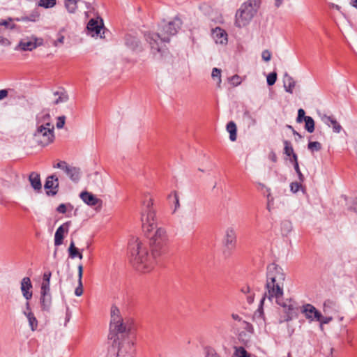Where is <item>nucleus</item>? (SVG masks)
Instances as JSON below:
<instances>
[{"mask_svg": "<svg viewBox=\"0 0 357 357\" xmlns=\"http://www.w3.org/2000/svg\"><path fill=\"white\" fill-rule=\"evenodd\" d=\"M153 231L154 234L150 237L151 255H149L146 246L139 238H132L129 243L133 266L142 273L150 272L153 268L156 259L165 252L168 241L166 229L156 227Z\"/></svg>", "mask_w": 357, "mask_h": 357, "instance_id": "obj_1", "label": "nucleus"}, {"mask_svg": "<svg viewBox=\"0 0 357 357\" xmlns=\"http://www.w3.org/2000/svg\"><path fill=\"white\" fill-rule=\"evenodd\" d=\"M284 279L285 275L281 267L275 264H271L267 266L266 291L261 302L266 298L270 301L275 299L276 303L282 308L284 314L279 319L280 324L297 318L299 312V307L295 301L283 298Z\"/></svg>", "mask_w": 357, "mask_h": 357, "instance_id": "obj_2", "label": "nucleus"}, {"mask_svg": "<svg viewBox=\"0 0 357 357\" xmlns=\"http://www.w3.org/2000/svg\"><path fill=\"white\" fill-rule=\"evenodd\" d=\"M181 24V20L176 17L172 22L165 24L160 31V33H149L145 34L146 40L150 44L151 49L156 52L163 53L162 44L169 42V37L177 33Z\"/></svg>", "mask_w": 357, "mask_h": 357, "instance_id": "obj_3", "label": "nucleus"}, {"mask_svg": "<svg viewBox=\"0 0 357 357\" xmlns=\"http://www.w3.org/2000/svg\"><path fill=\"white\" fill-rule=\"evenodd\" d=\"M259 7V0H248L241 5L235 15V25L241 28L250 23Z\"/></svg>", "mask_w": 357, "mask_h": 357, "instance_id": "obj_4", "label": "nucleus"}, {"mask_svg": "<svg viewBox=\"0 0 357 357\" xmlns=\"http://www.w3.org/2000/svg\"><path fill=\"white\" fill-rule=\"evenodd\" d=\"M153 199L151 197H148L144 204L141 218L143 230L146 234L153 231L157 227L155 211L153 208Z\"/></svg>", "mask_w": 357, "mask_h": 357, "instance_id": "obj_5", "label": "nucleus"}, {"mask_svg": "<svg viewBox=\"0 0 357 357\" xmlns=\"http://www.w3.org/2000/svg\"><path fill=\"white\" fill-rule=\"evenodd\" d=\"M54 126H38L33 134V139L39 145L47 146L54 141Z\"/></svg>", "mask_w": 357, "mask_h": 357, "instance_id": "obj_6", "label": "nucleus"}, {"mask_svg": "<svg viewBox=\"0 0 357 357\" xmlns=\"http://www.w3.org/2000/svg\"><path fill=\"white\" fill-rule=\"evenodd\" d=\"M86 29L88 33L92 37H100V38L105 37L103 21L99 17L91 19L87 24Z\"/></svg>", "mask_w": 357, "mask_h": 357, "instance_id": "obj_7", "label": "nucleus"}, {"mask_svg": "<svg viewBox=\"0 0 357 357\" xmlns=\"http://www.w3.org/2000/svg\"><path fill=\"white\" fill-rule=\"evenodd\" d=\"M53 167L54 168H59L63 171L72 181L75 183L79 181L81 176V170L79 167L69 165L65 161H60Z\"/></svg>", "mask_w": 357, "mask_h": 357, "instance_id": "obj_8", "label": "nucleus"}, {"mask_svg": "<svg viewBox=\"0 0 357 357\" xmlns=\"http://www.w3.org/2000/svg\"><path fill=\"white\" fill-rule=\"evenodd\" d=\"M231 317L234 321V322L232 324V330L234 333L239 336V338H241L243 335H245L244 332L241 331V329L250 333L252 332V325L250 323L243 320L238 314H232Z\"/></svg>", "mask_w": 357, "mask_h": 357, "instance_id": "obj_9", "label": "nucleus"}, {"mask_svg": "<svg viewBox=\"0 0 357 357\" xmlns=\"http://www.w3.org/2000/svg\"><path fill=\"white\" fill-rule=\"evenodd\" d=\"M222 244L225 248V253L230 252L236 247V234L233 227H228L226 229L225 235L222 239Z\"/></svg>", "mask_w": 357, "mask_h": 357, "instance_id": "obj_10", "label": "nucleus"}, {"mask_svg": "<svg viewBox=\"0 0 357 357\" xmlns=\"http://www.w3.org/2000/svg\"><path fill=\"white\" fill-rule=\"evenodd\" d=\"M43 40L36 37H31L22 39L19 44L18 48L22 51H32L37 47L42 45Z\"/></svg>", "mask_w": 357, "mask_h": 357, "instance_id": "obj_11", "label": "nucleus"}, {"mask_svg": "<svg viewBox=\"0 0 357 357\" xmlns=\"http://www.w3.org/2000/svg\"><path fill=\"white\" fill-rule=\"evenodd\" d=\"M134 344L128 340L118 343L117 357H133Z\"/></svg>", "mask_w": 357, "mask_h": 357, "instance_id": "obj_12", "label": "nucleus"}, {"mask_svg": "<svg viewBox=\"0 0 357 357\" xmlns=\"http://www.w3.org/2000/svg\"><path fill=\"white\" fill-rule=\"evenodd\" d=\"M301 312L309 322L320 319L321 312L312 304L306 303L303 305L301 308Z\"/></svg>", "mask_w": 357, "mask_h": 357, "instance_id": "obj_13", "label": "nucleus"}, {"mask_svg": "<svg viewBox=\"0 0 357 357\" xmlns=\"http://www.w3.org/2000/svg\"><path fill=\"white\" fill-rule=\"evenodd\" d=\"M79 197L85 204L90 206H98V208L102 207V200L91 192L87 191L82 192L80 193Z\"/></svg>", "mask_w": 357, "mask_h": 357, "instance_id": "obj_14", "label": "nucleus"}, {"mask_svg": "<svg viewBox=\"0 0 357 357\" xmlns=\"http://www.w3.org/2000/svg\"><path fill=\"white\" fill-rule=\"evenodd\" d=\"M212 37L216 44L225 45L227 43V33L220 27L212 29Z\"/></svg>", "mask_w": 357, "mask_h": 357, "instance_id": "obj_15", "label": "nucleus"}, {"mask_svg": "<svg viewBox=\"0 0 357 357\" xmlns=\"http://www.w3.org/2000/svg\"><path fill=\"white\" fill-rule=\"evenodd\" d=\"M59 187V179L56 176L51 175L49 176L45 183V188L50 190L47 192L48 195H55L57 193V189Z\"/></svg>", "mask_w": 357, "mask_h": 357, "instance_id": "obj_16", "label": "nucleus"}, {"mask_svg": "<svg viewBox=\"0 0 357 357\" xmlns=\"http://www.w3.org/2000/svg\"><path fill=\"white\" fill-rule=\"evenodd\" d=\"M71 225L70 221H68L61 225L56 231L54 234V245L59 246L63 243V234L68 233Z\"/></svg>", "mask_w": 357, "mask_h": 357, "instance_id": "obj_17", "label": "nucleus"}, {"mask_svg": "<svg viewBox=\"0 0 357 357\" xmlns=\"http://www.w3.org/2000/svg\"><path fill=\"white\" fill-rule=\"evenodd\" d=\"M20 289L26 300L29 301L32 298V284L29 278L25 277L22 280Z\"/></svg>", "mask_w": 357, "mask_h": 357, "instance_id": "obj_18", "label": "nucleus"}, {"mask_svg": "<svg viewBox=\"0 0 357 357\" xmlns=\"http://www.w3.org/2000/svg\"><path fill=\"white\" fill-rule=\"evenodd\" d=\"M40 303L43 310L49 311L52 305L50 291L40 290Z\"/></svg>", "mask_w": 357, "mask_h": 357, "instance_id": "obj_19", "label": "nucleus"}, {"mask_svg": "<svg viewBox=\"0 0 357 357\" xmlns=\"http://www.w3.org/2000/svg\"><path fill=\"white\" fill-rule=\"evenodd\" d=\"M340 306L338 303L332 299H327L323 305V311L326 314H332L338 312Z\"/></svg>", "mask_w": 357, "mask_h": 357, "instance_id": "obj_20", "label": "nucleus"}, {"mask_svg": "<svg viewBox=\"0 0 357 357\" xmlns=\"http://www.w3.org/2000/svg\"><path fill=\"white\" fill-rule=\"evenodd\" d=\"M111 334H125L130 331V326L123 322V320L109 326Z\"/></svg>", "mask_w": 357, "mask_h": 357, "instance_id": "obj_21", "label": "nucleus"}, {"mask_svg": "<svg viewBox=\"0 0 357 357\" xmlns=\"http://www.w3.org/2000/svg\"><path fill=\"white\" fill-rule=\"evenodd\" d=\"M26 311L24 312V314L26 317L29 324L31 327V329L33 331L37 328L38 326V321L35 317L33 313L31 311L29 303L26 302Z\"/></svg>", "mask_w": 357, "mask_h": 357, "instance_id": "obj_22", "label": "nucleus"}, {"mask_svg": "<svg viewBox=\"0 0 357 357\" xmlns=\"http://www.w3.org/2000/svg\"><path fill=\"white\" fill-rule=\"evenodd\" d=\"M283 84L286 92L293 93V91L296 86V81L287 73H285L283 77Z\"/></svg>", "mask_w": 357, "mask_h": 357, "instance_id": "obj_23", "label": "nucleus"}, {"mask_svg": "<svg viewBox=\"0 0 357 357\" xmlns=\"http://www.w3.org/2000/svg\"><path fill=\"white\" fill-rule=\"evenodd\" d=\"M37 125L43 126H54L51 123V116L48 112H43L37 116Z\"/></svg>", "mask_w": 357, "mask_h": 357, "instance_id": "obj_24", "label": "nucleus"}, {"mask_svg": "<svg viewBox=\"0 0 357 357\" xmlns=\"http://www.w3.org/2000/svg\"><path fill=\"white\" fill-rule=\"evenodd\" d=\"M323 121L328 126H332L333 132L339 133L342 130V126L340 123L333 117L324 116L322 118Z\"/></svg>", "mask_w": 357, "mask_h": 357, "instance_id": "obj_25", "label": "nucleus"}, {"mask_svg": "<svg viewBox=\"0 0 357 357\" xmlns=\"http://www.w3.org/2000/svg\"><path fill=\"white\" fill-rule=\"evenodd\" d=\"M29 180L31 185L36 190H40L42 188L40 175L36 172H31L29 175Z\"/></svg>", "mask_w": 357, "mask_h": 357, "instance_id": "obj_26", "label": "nucleus"}, {"mask_svg": "<svg viewBox=\"0 0 357 357\" xmlns=\"http://www.w3.org/2000/svg\"><path fill=\"white\" fill-rule=\"evenodd\" d=\"M78 271V285L75 290V294L77 296H80L83 294V284H82V275H83V266L79 264L77 267Z\"/></svg>", "mask_w": 357, "mask_h": 357, "instance_id": "obj_27", "label": "nucleus"}, {"mask_svg": "<svg viewBox=\"0 0 357 357\" xmlns=\"http://www.w3.org/2000/svg\"><path fill=\"white\" fill-rule=\"evenodd\" d=\"M110 315H111V321L110 326L118 324V322L121 321L123 319L121 316V312L119 309L115 306L112 305L110 310Z\"/></svg>", "mask_w": 357, "mask_h": 357, "instance_id": "obj_28", "label": "nucleus"}, {"mask_svg": "<svg viewBox=\"0 0 357 357\" xmlns=\"http://www.w3.org/2000/svg\"><path fill=\"white\" fill-rule=\"evenodd\" d=\"M81 0H64V6L69 13H75L77 10V3Z\"/></svg>", "mask_w": 357, "mask_h": 357, "instance_id": "obj_29", "label": "nucleus"}, {"mask_svg": "<svg viewBox=\"0 0 357 357\" xmlns=\"http://www.w3.org/2000/svg\"><path fill=\"white\" fill-rule=\"evenodd\" d=\"M227 130L229 133V139L231 141L234 142L236 140V126L234 122L230 121L227 125Z\"/></svg>", "mask_w": 357, "mask_h": 357, "instance_id": "obj_30", "label": "nucleus"}, {"mask_svg": "<svg viewBox=\"0 0 357 357\" xmlns=\"http://www.w3.org/2000/svg\"><path fill=\"white\" fill-rule=\"evenodd\" d=\"M40 13L38 10H33L29 16L22 17L20 18H16V21H23V22H36L39 20Z\"/></svg>", "mask_w": 357, "mask_h": 357, "instance_id": "obj_31", "label": "nucleus"}, {"mask_svg": "<svg viewBox=\"0 0 357 357\" xmlns=\"http://www.w3.org/2000/svg\"><path fill=\"white\" fill-rule=\"evenodd\" d=\"M52 273L51 272H45L43 274V282L41 284L40 290L50 291V278Z\"/></svg>", "mask_w": 357, "mask_h": 357, "instance_id": "obj_32", "label": "nucleus"}, {"mask_svg": "<svg viewBox=\"0 0 357 357\" xmlns=\"http://www.w3.org/2000/svg\"><path fill=\"white\" fill-rule=\"evenodd\" d=\"M126 45L130 49L135 50L139 47V42L136 37L129 35L126 38Z\"/></svg>", "mask_w": 357, "mask_h": 357, "instance_id": "obj_33", "label": "nucleus"}, {"mask_svg": "<svg viewBox=\"0 0 357 357\" xmlns=\"http://www.w3.org/2000/svg\"><path fill=\"white\" fill-rule=\"evenodd\" d=\"M211 77L214 81L216 82L218 87L220 88L221 82H222L221 70L218 68H213L212 73H211Z\"/></svg>", "mask_w": 357, "mask_h": 357, "instance_id": "obj_34", "label": "nucleus"}, {"mask_svg": "<svg viewBox=\"0 0 357 357\" xmlns=\"http://www.w3.org/2000/svg\"><path fill=\"white\" fill-rule=\"evenodd\" d=\"M305 128L307 132L312 133L314 130V121L311 116L305 118Z\"/></svg>", "mask_w": 357, "mask_h": 357, "instance_id": "obj_35", "label": "nucleus"}, {"mask_svg": "<svg viewBox=\"0 0 357 357\" xmlns=\"http://www.w3.org/2000/svg\"><path fill=\"white\" fill-rule=\"evenodd\" d=\"M54 96H58V98L54 101V103L57 105L61 102H66L68 100V96L65 92H54Z\"/></svg>", "mask_w": 357, "mask_h": 357, "instance_id": "obj_36", "label": "nucleus"}, {"mask_svg": "<svg viewBox=\"0 0 357 357\" xmlns=\"http://www.w3.org/2000/svg\"><path fill=\"white\" fill-rule=\"evenodd\" d=\"M38 4L45 8H51L56 4V0H40Z\"/></svg>", "mask_w": 357, "mask_h": 357, "instance_id": "obj_37", "label": "nucleus"}, {"mask_svg": "<svg viewBox=\"0 0 357 357\" xmlns=\"http://www.w3.org/2000/svg\"><path fill=\"white\" fill-rule=\"evenodd\" d=\"M68 250L69 257H70L71 259H75V257H77V255H78V253L79 252V250L75 247V243L73 241H71Z\"/></svg>", "mask_w": 357, "mask_h": 357, "instance_id": "obj_38", "label": "nucleus"}, {"mask_svg": "<svg viewBox=\"0 0 357 357\" xmlns=\"http://www.w3.org/2000/svg\"><path fill=\"white\" fill-rule=\"evenodd\" d=\"M16 21V18H8V20H3L0 21V26H5L8 29H13L15 27L13 22Z\"/></svg>", "mask_w": 357, "mask_h": 357, "instance_id": "obj_39", "label": "nucleus"}, {"mask_svg": "<svg viewBox=\"0 0 357 357\" xmlns=\"http://www.w3.org/2000/svg\"><path fill=\"white\" fill-rule=\"evenodd\" d=\"M284 154H286L287 156H291V155H293V153H294V149H293V147H292L291 143L289 141L285 140L284 142Z\"/></svg>", "mask_w": 357, "mask_h": 357, "instance_id": "obj_40", "label": "nucleus"}, {"mask_svg": "<svg viewBox=\"0 0 357 357\" xmlns=\"http://www.w3.org/2000/svg\"><path fill=\"white\" fill-rule=\"evenodd\" d=\"M234 354L236 357H250L246 350L242 347H236Z\"/></svg>", "mask_w": 357, "mask_h": 357, "instance_id": "obj_41", "label": "nucleus"}, {"mask_svg": "<svg viewBox=\"0 0 357 357\" xmlns=\"http://www.w3.org/2000/svg\"><path fill=\"white\" fill-rule=\"evenodd\" d=\"M332 320H333V317L331 316L324 317L321 314L320 319H317L316 321L320 322V328L322 329L323 325L328 324Z\"/></svg>", "mask_w": 357, "mask_h": 357, "instance_id": "obj_42", "label": "nucleus"}, {"mask_svg": "<svg viewBox=\"0 0 357 357\" xmlns=\"http://www.w3.org/2000/svg\"><path fill=\"white\" fill-rule=\"evenodd\" d=\"M266 80L268 86L273 85L277 80V73L275 72L269 73L267 76Z\"/></svg>", "mask_w": 357, "mask_h": 357, "instance_id": "obj_43", "label": "nucleus"}, {"mask_svg": "<svg viewBox=\"0 0 357 357\" xmlns=\"http://www.w3.org/2000/svg\"><path fill=\"white\" fill-rule=\"evenodd\" d=\"M307 147L311 151H319L321 149V144L319 142H309Z\"/></svg>", "mask_w": 357, "mask_h": 357, "instance_id": "obj_44", "label": "nucleus"}, {"mask_svg": "<svg viewBox=\"0 0 357 357\" xmlns=\"http://www.w3.org/2000/svg\"><path fill=\"white\" fill-rule=\"evenodd\" d=\"M174 195V208L173 211V213H175L180 207V203H179V197L178 196V194L176 192H173Z\"/></svg>", "mask_w": 357, "mask_h": 357, "instance_id": "obj_45", "label": "nucleus"}, {"mask_svg": "<svg viewBox=\"0 0 357 357\" xmlns=\"http://www.w3.org/2000/svg\"><path fill=\"white\" fill-rule=\"evenodd\" d=\"M305 112L304 109H299L298 111V116L296 119V121L298 123H301L303 121H305V118H306L307 116L305 115Z\"/></svg>", "mask_w": 357, "mask_h": 357, "instance_id": "obj_46", "label": "nucleus"}, {"mask_svg": "<svg viewBox=\"0 0 357 357\" xmlns=\"http://www.w3.org/2000/svg\"><path fill=\"white\" fill-rule=\"evenodd\" d=\"M64 38H65L64 36L61 33H58V38L56 40L54 41L53 45L55 47H58V46L63 44Z\"/></svg>", "mask_w": 357, "mask_h": 357, "instance_id": "obj_47", "label": "nucleus"}, {"mask_svg": "<svg viewBox=\"0 0 357 357\" xmlns=\"http://www.w3.org/2000/svg\"><path fill=\"white\" fill-rule=\"evenodd\" d=\"M66 121L65 116H61L57 118L56 128L58 129H61L63 128Z\"/></svg>", "mask_w": 357, "mask_h": 357, "instance_id": "obj_48", "label": "nucleus"}, {"mask_svg": "<svg viewBox=\"0 0 357 357\" xmlns=\"http://www.w3.org/2000/svg\"><path fill=\"white\" fill-rule=\"evenodd\" d=\"M70 206V208H72V206L68 204V205L67 204H61L60 205H59V206L56 208V211L60 213H66L67 211V206Z\"/></svg>", "mask_w": 357, "mask_h": 357, "instance_id": "obj_49", "label": "nucleus"}, {"mask_svg": "<svg viewBox=\"0 0 357 357\" xmlns=\"http://www.w3.org/2000/svg\"><path fill=\"white\" fill-rule=\"evenodd\" d=\"M282 229L287 234L291 230V224L288 221H284L282 223Z\"/></svg>", "mask_w": 357, "mask_h": 357, "instance_id": "obj_50", "label": "nucleus"}, {"mask_svg": "<svg viewBox=\"0 0 357 357\" xmlns=\"http://www.w3.org/2000/svg\"><path fill=\"white\" fill-rule=\"evenodd\" d=\"M230 81L234 86H238L241 83V78L238 75H235L231 77Z\"/></svg>", "mask_w": 357, "mask_h": 357, "instance_id": "obj_51", "label": "nucleus"}, {"mask_svg": "<svg viewBox=\"0 0 357 357\" xmlns=\"http://www.w3.org/2000/svg\"><path fill=\"white\" fill-rule=\"evenodd\" d=\"M294 167L296 172L298 174V177L300 182H303L304 181V176L303 175V174L301 173V172L300 170L298 164H294Z\"/></svg>", "mask_w": 357, "mask_h": 357, "instance_id": "obj_52", "label": "nucleus"}, {"mask_svg": "<svg viewBox=\"0 0 357 357\" xmlns=\"http://www.w3.org/2000/svg\"><path fill=\"white\" fill-rule=\"evenodd\" d=\"M261 56L265 61L268 62L271 59V53L267 50H264L261 54Z\"/></svg>", "mask_w": 357, "mask_h": 357, "instance_id": "obj_53", "label": "nucleus"}, {"mask_svg": "<svg viewBox=\"0 0 357 357\" xmlns=\"http://www.w3.org/2000/svg\"><path fill=\"white\" fill-rule=\"evenodd\" d=\"M290 187H291V190L293 192H296L299 190L301 184H300V183H298V182H293L291 183Z\"/></svg>", "mask_w": 357, "mask_h": 357, "instance_id": "obj_54", "label": "nucleus"}, {"mask_svg": "<svg viewBox=\"0 0 357 357\" xmlns=\"http://www.w3.org/2000/svg\"><path fill=\"white\" fill-rule=\"evenodd\" d=\"M244 115L248 116L250 119V125L255 126L257 124V120L254 117H252L248 112L244 113Z\"/></svg>", "mask_w": 357, "mask_h": 357, "instance_id": "obj_55", "label": "nucleus"}, {"mask_svg": "<svg viewBox=\"0 0 357 357\" xmlns=\"http://www.w3.org/2000/svg\"><path fill=\"white\" fill-rule=\"evenodd\" d=\"M241 291L244 294H249L250 292V287L248 285H244L241 288Z\"/></svg>", "mask_w": 357, "mask_h": 357, "instance_id": "obj_56", "label": "nucleus"}, {"mask_svg": "<svg viewBox=\"0 0 357 357\" xmlns=\"http://www.w3.org/2000/svg\"><path fill=\"white\" fill-rule=\"evenodd\" d=\"M291 156V158H290V162L293 163L294 165V164H298L297 155L294 153Z\"/></svg>", "mask_w": 357, "mask_h": 357, "instance_id": "obj_57", "label": "nucleus"}, {"mask_svg": "<svg viewBox=\"0 0 357 357\" xmlns=\"http://www.w3.org/2000/svg\"><path fill=\"white\" fill-rule=\"evenodd\" d=\"M8 96V91L6 89L0 90V100H3Z\"/></svg>", "mask_w": 357, "mask_h": 357, "instance_id": "obj_58", "label": "nucleus"}, {"mask_svg": "<svg viewBox=\"0 0 357 357\" xmlns=\"http://www.w3.org/2000/svg\"><path fill=\"white\" fill-rule=\"evenodd\" d=\"M268 158L273 162H275L277 161V156H276V154L274 152H271L269 153Z\"/></svg>", "mask_w": 357, "mask_h": 357, "instance_id": "obj_59", "label": "nucleus"}, {"mask_svg": "<svg viewBox=\"0 0 357 357\" xmlns=\"http://www.w3.org/2000/svg\"><path fill=\"white\" fill-rule=\"evenodd\" d=\"M0 44L6 45L9 44V41L8 39L0 36Z\"/></svg>", "mask_w": 357, "mask_h": 357, "instance_id": "obj_60", "label": "nucleus"}, {"mask_svg": "<svg viewBox=\"0 0 357 357\" xmlns=\"http://www.w3.org/2000/svg\"><path fill=\"white\" fill-rule=\"evenodd\" d=\"M206 357H220L214 351H209Z\"/></svg>", "mask_w": 357, "mask_h": 357, "instance_id": "obj_61", "label": "nucleus"}, {"mask_svg": "<svg viewBox=\"0 0 357 357\" xmlns=\"http://www.w3.org/2000/svg\"><path fill=\"white\" fill-rule=\"evenodd\" d=\"M284 0H275V6L278 8L280 7L282 2H283Z\"/></svg>", "mask_w": 357, "mask_h": 357, "instance_id": "obj_62", "label": "nucleus"}, {"mask_svg": "<svg viewBox=\"0 0 357 357\" xmlns=\"http://www.w3.org/2000/svg\"><path fill=\"white\" fill-rule=\"evenodd\" d=\"M351 5L357 8V0H351Z\"/></svg>", "mask_w": 357, "mask_h": 357, "instance_id": "obj_63", "label": "nucleus"}, {"mask_svg": "<svg viewBox=\"0 0 357 357\" xmlns=\"http://www.w3.org/2000/svg\"><path fill=\"white\" fill-rule=\"evenodd\" d=\"M293 133H294V135L298 136V137L299 139L302 138V136L298 132H296V130H293Z\"/></svg>", "mask_w": 357, "mask_h": 357, "instance_id": "obj_64", "label": "nucleus"}]
</instances>
